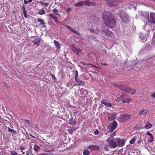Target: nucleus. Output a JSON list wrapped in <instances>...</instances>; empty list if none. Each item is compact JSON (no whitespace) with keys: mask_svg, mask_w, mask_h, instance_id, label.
<instances>
[{"mask_svg":"<svg viewBox=\"0 0 155 155\" xmlns=\"http://www.w3.org/2000/svg\"><path fill=\"white\" fill-rule=\"evenodd\" d=\"M134 128L135 129H141L140 127H139V125H136L135 126Z\"/></svg>","mask_w":155,"mask_h":155,"instance_id":"obj_43","label":"nucleus"},{"mask_svg":"<svg viewBox=\"0 0 155 155\" xmlns=\"http://www.w3.org/2000/svg\"><path fill=\"white\" fill-rule=\"evenodd\" d=\"M5 127H6V130H5V129H4L3 128V129L6 132H7L8 131L9 132H12V133H13L14 134H15L16 133L15 130H14L13 129L10 128L9 127H8V130H7V127L6 126H5Z\"/></svg>","mask_w":155,"mask_h":155,"instance_id":"obj_22","label":"nucleus"},{"mask_svg":"<svg viewBox=\"0 0 155 155\" xmlns=\"http://www.w3.org/2000/svg\"><path fill=\"white\" fill-rule=\"evenodd\" d=\"M54 42L56 48L58 49H60L61 48V45L59 43L55 40H54Z\"/></svg>","mask_w":155,"mask_h":155,"instance_id":"obj_23","label":"nucleus"},{"mask_svg":"<svg viewBox=\"0 0 155 155\" xmlns=\"http://www.w3.org/2000/svg\"><path fill=\"white\" fill-rule=\"evenodd\" d=\"M153 140V137H150V138L148 140V141L149 142L151 143Z\"/></svg>","mask_w":155,"mask_h":155,"instance_id":"obj_36","label":"nucleus"},{"mask_svg":"<svg viewBox=\"0 0 155 155\" xmlns=\"http://www.w3.org/2000/svg\"><path fill=\"white\" fill-rule=\"evenodd\" d=\"M105 2L109 7L116 6L119 4L117 0H105Z\"/></svg>","mask_w":155,"mask_h":155,"instance_id":"obj_5","label":"nucleus"},{"mask_svg":"<svg viewBox=\"0 0 155 155\" xmlns=\"http://www.w3.org/2000/svg\"><path fill=\"white\" fill-rule=\"evenodd\" d=\"M101 16L105 25L108 28H112L115 26L116 19L111 12L107 11L103 12Z\"/></svg>","mask_w":155,"mask_h":155,"instance_id":"obj_1","label":"nucleus"},{"mask_svg":"<svg viewBox=\"0 0 155 155\" xmlns=\"http://www.w3.org/2000/svg\"><path fill=\"white\" fill-rule=\"evenodd\" d=\"M107 141L109 142L108 146L109 147H110V148L112 147L114 148L117 147V143L116 141V139H113L110 140V138H108L107 139Z\"/></svg>","mask_w":155,"mask_h":155,"instance_id":"obj_6","label":"nucleus"},{"mask_svg":"<svg viewBox=\"0 0 155 155\" xmlns=\"http://www.w3.org/2000/svg\"><path fill=\"white\" fill-rule=\"evenodd\" d=\"M147 114V110L145 109H143L139 112V115L140 116L142 115H146Z\"/></svg>","mask_w":155,"mask_h":155,"instance_id":"obj_19","label":"nucleus"},{"mask_svg":"<svg viewBox=\"0 0 155 155\" xmlns=\"http://www.w3.org/2000/svg\"><path fill=\"white\" fill-rule=\"evenodd\" d=\"M101 103L104 104L107 107H112V104L110 103H108L107 102V100L104 99H102L101 100Z\"/></svg>","mask_w":155,"mask_h":155,"instance_id":"obj_14","label":"nucleus"},{"mask_svg":"<svg viewBox=\"0 0 155 155\" xmlns=\"http://www.w3.org/2000/svg\"><path fill=\"white\" fill-rule=\"evenodd\" d=\"M152 124L151 123H149L148 122H147L145 125V128L147 129H149L152 127Z\"/></svg>","mask_w":155,"mask_h":155,"instance_id":"obj_24","label":"nucleus"},{"mask_svg":"<svg viewBox=\"0 0 155 155\" xmlns=\"http://www.w3.org/2000/svg\"><path fill=\"white\" fill-rule=\"evenodd\" d=\"M52 78L53 79H54V80L56 79V78L55 77L54 75V74H52Z\"/></svg>","mask_w":155,"mask_h":155,"instance_id":"obj_50","label":"nucleus"},{"mask_svg":"<svg viewBox=\"0 0 155 155\" xmlns=\"http://www.w3.org/2000/svg\"><path fill=\"white\" fill-rule=\"evenodd\" d=\"M76 128H74V129H68V132L69 134L70 135H72L73 134V131L76 129Z\"/></svg>","mask_w":155,"mask_h":155,"instance_id":"obj_29","label":"nucleus"},{"mask_svg":"<svg viewBox=\"0 0 155 155\" xmlns=\"http://www.w3.org/2000/svg\"><path fill=\"white\" fill-rule=\"evenodd\" d=\"M99 134V132L98 130H96L94 132V134L96 135H97Z\"/></svg>","mask_w":155,"mask_h":155,"instance_id":"obj_40","label":"nucleus"},{"mask_svg":"<svg viewBox=\"0 0 155 155\" xmlns=\"http://www.w3.org/2000/svg\"><path fill=\"white\" fill-rule=\"evenodd\" d=\"M29 151V150H27L26 151V153L27 155H30L29 154V153H28V152Z\"/></svg>","mask_w":155,"mask_h":155,"instance_id":"obj_57","label":"nucleus"},{"mask_svg":"<svg viewBox=\"0 0 155 155\" xmlns=\"http://www.w3.org/2000/svg\"><path fill=\"white\" fill-rule=\"evenodd\" d=\"M33 149L34 150H35L36 152H38V151L40 150V147L38 145H35L33 147Z\"/></svg>","mask_w":155,"mask_h":155,"instance_id":"obj_28","label":"nucleus"},{"mask_svg":"<svg viewBox=\"0 0 155 155\" xmlns=\"http://www.w3.org/2000/svg\"><path fill=\"white\" fill-rule=\"evenodd\" d=\"M117 15L119 16L120 18L123 22L127 23L129 21L130 19L129 16L125 12L119 11L117 13Z\"/></svg>","mask_w":155,"mask_h":155,"instance_id":"obj_3","label":"nucleus"},{"mask_svg":"<svg viewBox=\"0 0 155 155\" xmlns=\"http://www.w3.org/2000/svg\"><path fill=\"white\" fill-rule=\"evenodd\" d=\"M117 124L116 121H114L112 122L110 125V127L109 128L110 132H112L117 128Z\"/></svg>","mask_w":155,"mask_h":155,"instance_id":"obj_8","label":"nucleus"},{"mask_svg":"<svg viewBox=\"0 0 155 155\" xmlns=\"http://www.w3.org/2000/svg\"><path fill=\"white\" fill-rule=\"evenodd\" d=\"M38 14L40 15H42L45 14L46 13L44 9L42 8L39 10L38 12Z\"/></svg>","mask_w":155,"mask_h":155,"instance_id":"obj_26","label":"nucleus"},{"mask_svg":"<svg viewBox=\"0 0 155 155\" xmlns=\"http://www.w3.org/2000/svg\"><path fill=\"white\" fill-rule=\"evenodd\" d=\"M90 153V152L89 150L86 149L83 152V154L84 155H89Z\"/></svg>","mask_w":155,"mask_h":155,"instance_id":"obj_30","label":"nucleus"},{"mask_svg":"<svg viewBox=\"0 0 155 155\" xmlns=\"http://www.w3.org/2000/svg\"><path fill=\"white\" fill-rule=\"evenodd\" d=\"M84 90V89H83V88H81L80 89V91L81 92H82V91H83Z\"/></svg>","mask_w":155,"mask_h":155,"instance_id":"obj_60","label":"nucleus"},{"mask_svg":"<svg viewBox=\"0 0 155 155\" xmlns=\"http://www.w3.org/2000/svg\"><path fill=\"white\" fill-rule=\"evenodd\" d=\"M37 21L39 22L40 23V25H42L43 27L45 28L46 27V25H45V23L43 19H42L40 18H38Z\"/></svg>","mask_w":155,"mask_h":155,"instance_id":"obj_17","label":"nucleus"},{"mask_svg":"<svg viewBox=\"0 0 155 155\" xmlns=\"http://www.w3.org/2000/svg\"><path fill=\"white\" fill-rule=\"evenodd\" d=\"M45 153V155H51V154L50 152H49V153Z\"/></svg>","mask_w":155,"mask_h":155,"instance_id":"obj_55","label":"nucleus"},{"mask_svg":"<svg viewBox=\"0 0 155 155\" xmlns=\"http://www.w3.org/2000/svg\"><path fill=\"white\" fill-rule=\"evenodd\" d=\"M146 134L147 135L150 136V137H153L152 134L149 132H147Z\"/></svg>","mask_w":155,"mask_h":155,"instance_id":"obj_39","label":"nucleus"},{"mask_svg":"<svg viewBox=\"0 0 155 155\" xmlns=\"http://www.w3.org/2000/svg\"><path fill=\"white\" fill-rule=\"evenodd\" d=\"M136 140V138L135 137H134L132 139H131L130 141V144H133L134 142H135V140Z\"/></svg>","mask_w":155,"mask_h":155,"instance_id":"obj_31","label":"nucleus"},{"mask_svg":"<svg viewBox=\"0 0 155 155\" xmlns=\"http://www.w3.org/2000/svg\"><path fill=\"white\" fill-rule=\"evenodd\" d=\"M20 149L21 150V152H22V150L25 149L24 148L22 147H20Z\"/></svg>","mask_w":155,"mask_h":155,"instance_id":"obj_53","label":"nucleus"},{"mask_svg":"<svg viewBox=\"0 0 155 155\" xmlns=\"http://www.w3.org/2000/svg\"><path fill=\"white\" fill-rule=\"evenodd\" d=\"M32 1V0H28V2H29V3L31 2Z\"/></svg>","mask_w":155,"mask_h":155,"instance_id":"obj_62","label":"nucleus"},{"mask_svg":"<svg viewBox=\"0 0 155 155\" xmlns=\"http://www.w3.org/2000/svg\"><path fill=\"white\" fill-rule=\"evenodd\" d=\"M84 4H85L86 5L94 6L96 5V4L95 3L92 2H91L89 0H87L86 1H84Z\"/></svg>","mask_w":155,"mask_h":155,"instance_id":"obj_15","label":"nucleus"},{"mask_svg":"<svg viewBox=\"0 0 155 155\" xmlns=\"http://www.w3.org/2000/svg\"><path fill=\"white\" fill-rule=\"evenodd\" d=\"M81 64H83V65H92V66H93L94 67V65H93L92 64H87L86 63H84V62H83V61H81Z\"/></svg>","mask_w":155,"mask_h":155,"instance_id":"obj_37","label":"nucleus"},{"mask_svg":"<svg viewBox=\"0 0 155 155\" xmlns=\"http://www.w3.org/2000/svg\"><path fill=\"white\" fill-rule=\"evenodd\" d=\"M90 31L91 32L93 33L94 32V30L93 29H90Z\"/></svg>","mask_w":155,"mask_h":155,"instance_id":"obj_56","label":"nucleus"},{"mask_svg":"<svg viewBox=\"0 0 155 155\" xmlns=\"http://www.w3.org/2000/svg\"><path fill=\"white\" fill-rule=\"evenodd\" d=\"M88 148L92 150H99L100 149L99 146L94 145H91L88 146Z\"/></svg>","mask_w":155,"mask_h":155,"instance_id":"obj_11","label":"nucleus"},{"mask_svg":"<svg viewBox=\"0 0 155 155\" xmlns=\"http://www.w3.org/2000/svg\"><path fill=\"white\" fill-rule=\"evenodd\" d=\"M115 135V132H114L110 135V137H113Z\"/></svg>","mask_w":155,"mask_h":155,"instance_id":"obj_48","label":"nucleus"},{"mask_svg":"<svg viewBox=\"0 0 155 155\" xmlns=\"http://www.w3.org/2000/svg\"><path fill=\"white\" fill-rule=\"evenodd\" d=\"M150 18L149 16L147 17V21L149 23H152L153 24H155V13L152 12H151L150 14Z\"/></svg>","mask_w":155,"mask_h":155,"instance_id":"obj_7","label":"nucleus"},{"mask_svg":"<svg viewBox=\"0 0 155 155\" xmlns=\"http://www.w3.org/2000/svg\"><path fill=\"white\" fill-rule=\"evenodd\" d=\"M53 19L54 20V21L55 23H57L59 22V21L58 20V18L56 16Z\"/></svg>","mask_w":155,"mask_h":155,"instance_id":"obj_35","label":"nucleus"},{"mask_svg":"<svg viewBox=\"0 0 155 155\" xmlns=\"http://www.w3.org/2000/svg\"><path fill=\"white\" fill-rule=\"evenodd\" d=\"M38 155H45V153H41L39 154Z\"/></svg>","mask_w":155,"mask_h":155,"instance_id":"obj_63","label":"nucleus"},{"mask_svg":"<svg viewBox=\"0 0 155 155\" xmlns=\"http://www.w3.org/2000/svg\"><path fill=\"white\" fill-rule=\"evenodd\" d=\"M151 97L155 98V92L151 94Z\"/></svg>","mask_w":155,"mask_h":155,"instance_id":"obj_47","label":"nucleus"},{"mask_svg":"<svg viewBox=\"0 0 155 155\" xmlns=\"http://www.w3.org/2000/svg\"><path fill=\"white\" fill-rule=\"evenodd\" d=\"M28 2V1L27 0H24V3L25 4H27Z\"/></svg>","mask_w":155,"mask_h":155,"instance_id":"obj_54","label":"nucleus"},{"mask_svg":"<svg viewBox=\"0 0 155 155\" xmlns=\"http://www.w3.org/2000/svg\"><path fill=\"white\" fill-rule=\"evenodd\" d=\"M40 3L41 4V5H44L45 3H44V2H40Z\"/></svg>","mask_w":155,"mask_h":155,"instance_id":"obj_58","label":"nucleus"},{"mask_svg":"<svg viewBox=\"0 0 155 155\" xmlns=\"http://www.w3.org/2000/svg\"><path fill=\"white\" fill-rule=\"evenodd\" d=\"M120 98L123 103H129L130 101L131 100V99L130 98H127L124 95L121 96Z\"/></svg>","mask_w":155,"mask_h":155,"instance_id":"obj_12","label":"nucleus"},{"mask_svg":"<svg viewBox=\"0 0 155 155\" xmlns=\"http://www.w3.org/2000/svg\"><path fill=\"white\" fill-rule=\"evenodd\" d=\"M4 122L7 124H8L9 123V121L7 120H5L4 121Z\"/></svg>","mask_w":155,"mask_h":155,"instance_id":"obj_51","label":"nucleus"},{"mask_svg":"<svg viewBox=\"0 0 155 155\" xmlns=\"http://www.w3.org/2000/svg\"><path fill=\"white\" fill-rule=\"evenodd\" d=\"M119 89L131 94L134 95L136 94V90L132 89L129 86L124 85H120Z\"/></svg>","mask_w":155,"mask_h":155,"instance_id":"obj_2","label":"nucleus"},{"mask_svg":"<svg viewBox=\"0 0 155 155\" xmlns=\"http://www.w3.org/2000/svg\"><path fill=\"white\" fill-rule=\"evenodd\" d=\"M65 26L67 27V28H68L72 32L76 34L77 35H80V33L78 31L74 29L73 28H71L70 26L68 25H65Z\"/></svg>","mask_w":155,"mask_h":155,"instance_id":"obj_16","label":"nucleus"},{"mask_svg":"<svg viewBox=\"0 0 155 155\" xmlns=\"http://www.w3.org/2000/svg\"><path fill=\"white\" fill-rule=\"evenodd\" d=\"M22 8L23 10V11H26L25 9V5H23L22 7Z\"/></svg>","mask_w":155,"mask_h":155,"instance_id":"obj_49","label":"nucleus"},{"mask_svg":"<svg viewBox=\"0 0 155 155\" xmlns=\"http://www.w3.org/2000/svg\"><path fill=\"white\" fill-rule=\"evenodd\" d=\"M69 124L72 126L74 125L76 123V120L72 118L69 120Z\"/></svg>","mask_w":155,"mask_h":155,"instance_id":"obj_20","label":"nucleus"},{"mask_svg":"<svg viewBox=\"0 0 155 155\" xmlns=\"http://www.w3.org/2000/svg\"><path fill=\"white\" fill-rule=\"evenodd\" d=\"M33 43L35 45L37 46H38L39 45V44L40 43V40H38L37 39L35 41H33Z\"/></svg>","mask_w":155,"mask_h":155,"instance_id":"obj_27","label":"nucleus"},{"mask_svg":"<svg viewBox=\"0 0 155 155\" xmlns=\"http://www.w3.org/2000/svg\"><path fill=\"white\" fill-rule=\"evenodd\" d=\"M49 5V4L48 2H46L45 3L44 5L46 6H48Z\"/></svg>","mask_w":155,"mask_h":155,"instance_id":"obj_52","label":"nucleus"},{"mask_svg":"<svg viewBox=\"0 0 155 155\" xmlns=\"http://www.w3.org/2000/svg\"><path fill=\"white\" fill-rule=\"evenodd\" d=\"M130 115L127 114H122L119 117L118 120L120 122H124L129 120Z\"/></svg>","mask_w":155,"mask_h":155,"instance_id":"obj_4","label":"nucleus"},{"mask_svg":"<svg viewBox=\"0 0 155 155\" xmlns=\"http://www.w3.org/2000/svg\"><path fill=\"white\" fill-rule=\"evenodd\" d=\"M52 11L55 15H60V14L58 13V10L56 9H54L52 10Z\"/></svg>","mask_w":155,"mask_h":155,"instance_id":"obj_32","label":"nucleus"},{"mask_svg":"<svg viewBox=\"0 0 155 155\" xmlns=\"http://www.w3.org/2000/svg\"><path fill=\"white\" fill-rule=\"evenodd\" d=\"M11 154L12 155H17V153L15 151L11 152Z\"/></svg>","mask_w":155,"mask_h":155,"instance_id":"obj_41","label":"nucleus"},{"mask_svg":"<svg viewBox=\"0 0 155 155\" xmlns=\"http://www.w3.org/2000/svg\"><path fill=\"white\" fill-rule=\"evenodd\" d=\"M25 121L26 122V124L28 125H29L30 124V121L29 120H26Z\"/></svg>","mask_w":155,"mask_h":155,"instance_id":"obj_45","label":"nucleus"},{"mask_svg":"<svg viewBox=\"0 0 155 155\" xmlns=\"http://www.w3.org/2000/svg\"><path fill=\"white\" fill-rule=\"evenodd\" d=\"M23 13L25 17L26 18H27L28 16L27 15V12H26V11H23Z\"/></svg>","mask_w":155,"mask_h":155,"instance_id":"obj_38","label":"nucleus"},{"mask_svg":"<svg viewBox=\"0 0 155 155\" xmlns=\"http://www.w3.org/2000/svg\"><path fill=\"white\" fill-rule=\"evenodd\" d=\"M4 84L7 87V86L8 85L6 82H4Z\"/></svg>","mask_w":155,"mask_h":155,"instance_id":"obj_64","label":"nucleus"},{"mask_svg":"<svg viewBox=\"0 0 155 155\" xmlns=\"http://www.w3.org/2000/svg\"><path fill=\"white\" fill-rule=\"evenodd\" d=\"M27 150H29L28 153H29L30 155L32 154V151H31V149H28Z\"/></svg>","mask_w":155,"mask_h":155,"instance_id":"obj_46","label":"nucleus"},{"mask_svg":"<svg viewBox=\"0 0 155 155\" xmlns=\"http://www.w3.org/2000/svg\"><path fill=\"white\" fill-rule=\"evenodd\" d=\"M105 34L108 36L112 37L114 36L113 33L109 30H107Z\"/></svg>","mask_w":155,"mask_h":155,"instance_id":"obj_21","label":"nucleus"},{"mask_svg":"<svg viewBox=\"0 0 155 155\" xmlns=\"http://www.w3.org/2000/svg\"><path fill=\"white\" fill-rule=\"evenodd\" d=\"M104 148L106 151L109 150L108 149V146L107 145L105 146L104 147Z\"/></svg>","mask_w":155,"mask_h":155,"instance_id":"obj_42","label":"nucleus"},{"mask_svg":"<svg viewBox=\"0 0 155 155\" xmlns=\"http://www.w3.org/2000/svg\"><path fill=\"white\" fill-rule=\"evenodd\" d=\"M116 117V115L114 114H109L107 119L109 121H112L114 120Z\"/></svg>","mask_w":155,"mask_h":155,"instance_id":"obj_13","label":"nucleus"},{"mask_svg":"<svg viewBox=\"0 0 155 155\" xmlns=\"http://www.w3.org/2000/svg\"><path fill=\"white\" fill-rule=\"evenodd\" d=\"M72 50L74 53H75L77 54L78 55L81 54L80 52H81V50L79 48L72 46Z\"/></svg>","mask_w":155,"mask_h":155,"instance_id":"obj_10","label":"nucleus"},{"mask_svg":"<svg viewBox=\"0 0 155 155\" xmlns=\"http://www.w3.org/2000/svg\"><path fill=\"white\" fill-rule=\"evenodd\" d=\"M75 80L77 85L78 86H83L84 84V82L83 81L79 80L78 78L77 79H75Z\"/></svg>","mask_w":155,"mask_h":155,"instance_id":"obj_18","label":"nucleus"},{"mask_svg":"<svg viewBox=\"0 0 155 155\" xmlns=\"http://www.w3.org/2000/svg\"><path fill=\"white\" fill-rule=\"evenodd\" d=\"M84 1H81L78 3H75L74 5L76 7H81L84 4Z\"/></svg>","mask_w":155,"mask_h":155,"instance_id":"obj_25","label":"nucleus"},{"mask_svg":"<svg viewBox=\"0 0 155 155\" xmlns=\"http://www.w3.org/2000/svg\"><path fill=\"white\" fill-rule=\"evenodd\" d=\"M49 16L50 17V18H52L54 19V18L55 17L54 15V14L53 13H50L49 14Z\"/></svg>","mask_w":155,"mask_h":155,"instance_id":"obj_33","label":"nucleus"},{"mask_svg":"<svg viewBox=\"0 0 155 155\" xmlns=\"http://www.w3.org/2000/svg\"><path fill=\"white\" fill-rule=\"evenodd\" d=\"M30 136L31 137H32V138H35V137L34 136H32L31 134H30Z\"/></svg>","mask_w":155,"mask_h":155,"instance_id":"obj_61","label":"nucleus"},{"mask_svg":"<svg viewBox=\"0 0 155 155\" xmlns=\"http://www.w3.org/2000/svg\"><path fill=\"white\" fill-rule=\"evenodd\" d=\"M112 85L114 87H117L119 88V87L120 86V85L116 83H113V84Z\"/></svg>","mask_w":155,"mask_h":155,"instance_id":"obj_34","label":"nucleus"},{"mask_svg":"<svg viewBox=\"0 0 155 155\" xmlns=\"http://www.w3.org/2000/svg\"><path fill=\"white\" fill-rule=\"evenodd\" d=\"M116 141L117 143L118 146L119 147H123L125 142V141L124 139L121 140L119 138H116Z\"/></svg>","mask_w":155,"mask_h":155,"instance_id":"obj_9","label":"nucleus"},{"mask_svg":"<svg viewBox=\"0 0 155 155\" xmlns=\"http://www.w3.org/2000/svg\"><path fill=\"white\" fill-rule=\"evenodd\" d=\"M101 64L102 65H104V66H105V65H107V64H104V63H102Z\"/></svg>","mask_w":155,"mask_h":155,"instance_id":"obj_59","label":"nucleus"},{"mask_svg":"<svg viewBox=\"0 0 155 155\" xmlns=\"http://www.w3.org/2000/svg\"><path fill=\"white\" fill-rule=\"evenodd\" d=\"M78 72L77 71H76L75 72V79H78Z\"/></svg>","mask_w":155,"mask_h":155,"instance_id":"obj_44","label":"nucleus"}]
</instances>
